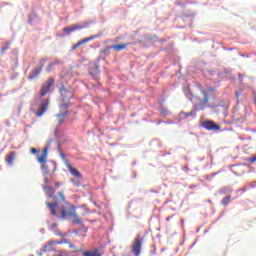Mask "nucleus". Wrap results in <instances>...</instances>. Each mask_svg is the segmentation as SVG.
<instances>
[{
    "label": "nucleus",
    "mask_w": 256,
    "mask_h": 256,
    "mask_svg": "<svg viewBox=\"0 0 256 256\" xmlns=\"http://www.w3.org/2000/svg\"><path fill=\"white\" fill-rule=\"evenodd\" d=\"M208 101H209V98H207V97H205V98L203 99V102L200 103L201 109H203V107H205V103H207Z\"/></svg>",
    "instance_id": "25"
},
{
    "label": "nucleus",
    "mask_w": 256,
    "mask_h": 256,
    "mask_svg": "<svg viewBox=\"0 0 256 256\" xmlns=\"http://www.w3.org/2000/svg\"><path fill=\"white\" fill-rule=\"evenodd\" d=\"M89 74L95 79V81L99 80V64L94 63L90 68H89Z\"/></svg>",
    "instance_id": "10"
},
{
    "label": "nucleus",
    "mask_w": 256,
    "mask_h": 256,
    "mask_svg": "<svg viewBox=\"0 0 256 256\" xmlns=\"http://www.w3.org/2000/svg\"><path fill=\"white\" fill-rule=\"evenodd\" d=\"M62 219L72 217L74 225H81L83 220L77 215V208L73 204L65 203L60 209Z\"/></svg>",
    "instance_id": "1"
},
{
    "label": "nucleus",
    "mask_w": 256,
    "mask_h": 256,
    "mask_svg": "<svg viewBox=\"0 0 256 256\" xmlns=\"http://www.w3.org/2000/svg\"><path fill=\"white\" fill-rule=\"evenodd\" d=\"M58 195H59L61 201H65V194L63 193V191H60V192L58 193Z\"/></svg>",
    "instance_id": "28"
},
{
    "label": "nucleus",
    "mask_w": 256,
    "mask_h": 256,
    "mask_svg": "<svg viewBox=\"0 0 256 256\" xmlns=\"http://www.w3.org/2000/svg\"><path fill=\"white\" fill-rule=\"evenodd\" d=\"M43 253H45V252H43V248H42V249L40 250V252L37 253V255L43 256Z\"/></svg>",
    "instance_id": "34"
},
{
    "label": "nucleus",
    "mask_w": 256,
    "mask_h": 256,
    "mask_svg": "<svg viewBox=\"0 0 256 256\" xmlns=\"http://www.w3.org/2000/svg\"><path fill=\"white\" fill-rule=\"evenodd\" d=\"M54 256H69V252L67 251H62V250H57V254Z\"/></svg>",
    "instance_id": "23"
},
{
    "label": "nucleus",
    "mask_w": 256,
    "mask_h": 256,
    "mask_svg": "<svg viewBox=\"0 0 256 256\" xmlns=\"http://www.w3.org/2000/svg\"><path fill=\"white\" fill-rule=\"evenodd\" d=\"M231 203V196H226L222 199L221 205H224V207H227Z\"/></svg>",
    "instance_id": "20"
},
{
    "label": "nucleus",
    "mask_w": 256,
    "mask_h": 256,
    "mask_svg": "<svg viewBox=\"0 0 256 256\" xmlns=\"http://www.w3.org/2000/svg\"><path fill=\"white\" fill-rule=\"evenodd\" d=\"M182 115H184V117H192V115H193V112H188V113H184V112H182Z\"/></svg>",
    "instance_id": "30"
},
{
    "label": "nucleus",
    "mask_w": 256,
    "mask_h": 256,
    "mask_svg": "<svg viewBox=\"0 0 256 256\" xmlns=\"http://www.w3.org/2000/svg\"><path fill=\"white\" fill-rule=\"evenodd\" d=\"M63 243H68L67 239L56 240V241L50 240L42 247V253H47L51 251L53 253H57V245H63Z\"/></svg>",
    "instance_id": "3"
},
{
    "label": "nucleus",
    "mask_w": 256,
    "mask_h": 256,
    "mask_svg": "<svg viewBox=\"0 0 256 256\" xmlns=\"http://www.w3.org/2000/svg\"><path fill=\"white\" fill-rule=\"evenodd\" d=\"M45 185H43V190L48 195L49 199H57V196H55V190L52 186H47V183H49V180L47 178L44 179Z\"/></svg>",
    "instance_id": "7"
},
{
    "label": "nucleus",
    "mask_w": 256,
    "mask_h": 256,
    "mask_svg": "<svg viewBox=\"0 0 256 256\" xmlns=\"http://www.w3.org/2000/svg\"><path fill=\"white\" fill-rule=\"evenodd\" d=\"M250 161H251V163H255L256 157H252V158L250 159Z\"/></svg>",
    "instance_id": "36"
},
{
    "label": "nucleus",
    "mask_w": 256,
    "mask_h": 256,
    "mask_svg": "<svg viewBox=\"0 0 256 256\" xmlns=\"http://www.w3.org/2000/svg\"><path fill=\"white\" fill-rule=\"evenodd\" d=\"M127 45L129 44H116L112 46V49H114V51H123Z\"/></svg>",
    "instance_id": "19"
},
{
    "label": "nucleus",
    "mask_w": 256,
    "mask_h": 256,
    "mask_svg": "<svg viewBox=\"0 0 256 256\" xmlns=\"http://www.w3.org/2000/svg\"><path fill=\"white\" fill-rule=\"evenodd\" d=\"M66 167H67L69 173H71V175H73V177H77L78 179L83 178V175H81V172H79V170H77V168H74L69 161H66Z\"/></svg>",
    "instance_id": "9"
},
{
    "label": "nucleus",
    "mask_w": 256,
    "mask_h": 256,
    "mask_svg": "<svg viewBox=\"0 0 256 256\" xmlns=\"http://www.w3.org/2000/svg\"><path fill=\"white\" fill-rule=\"evenodd\" d=\"M71 183H74V185H76V187H81V182L78 180H71Z\"/></svg>",
    "instance_id": "26"
},
{
    "label": "nucleus",
    "mask_w": 256,
    "mask_h": 256,
    "mask_svg": "<svg viewBox=\"0 0 256 256\" xmlns=\"http://www.w3.org/2000/svg\"><path fill=\"white\" fill-rule=\"evenodd\" d=\"M58 103L61 109V113L57 114L56 117L58 119L59 125H61L63 124V122L65 121V118L67 117V111H65V109H67V107H70L71 103H70L69 97L60 98Z\"/></svg>",
    "instance_id": "2"
},
{
    "label": "nucleus",
    "mask_w": 256,
    "mask_h": 256,
    "mask_svg": "<svg viewBox=\"0 0 256 256\" xmlns=\"http://www.w3.org/2000/svg\"><path fill=\"white\" fill-rule=\"evenodd\" d=\"M166 221H171V217H167V218H166Z\"/></svg>",
    "instance_id": "38"
},
{
    "label": "nucleus",
    "mask_w": 256,
    "mask_h": 256,
    "mask_svg": "<svg viewBox=\"0 0 256 256\" xmlns=\"http://www.w3.org/2000/svg\"><path fill=\"white\" fill-rule=\"evenodd\" d=\"M202 127H204L206 131H219L221 129L220 125L215 124V122L211 120L204 121Z\"/></svg>",
    "instance_id": "6"
},
{
    "label": "nucleus",
    "mask_w": 256,
    "mask_h": 256,
    "mask_svg": "<svg viewBox=\"0 0 256 256\" xmlns=\"http://www.w3.org/2000/svg\"><path fill=\"white\" fill-rule=\"evenodd\" d=\"M82 256H103V252L99 248L90 251H84Z\"/></svg>",
    "instance_id": "15"
},
{
    "label": "nucleus",
    "mask_w": 256,
    "mask_h": 256,
    "mask_svg": "<svg viewBox=\"0 0 256 256\" xmlns=\"http://www.w3.org/2000/svg\"><path fill=\"white\" fill-rule=\"evenodd\" d=\"M66 245H69L70 249H75V251H81V250L77 249V247L75 245H73V243L69 242L68 240H67Z\"/></svg>",
    "instance_id": "24"
},
{
    "label": "nucleus",
    "mask_w": 256,
    "mask_h": 256,
    "mask_svg": "<svg viewBox=\"0 0 256 256\" xmlns=\"http://www.w3.org/2000/svg\"><path fill=\"white\" fill-rule=\"evenodd\" d=\"M111 49H113L112 46H107L106 48L101 50V53H103L104 55H109V53H111Z\"/></svg>",
    "instance_id": "22"
},
{
    "label": "nucleus",
    "mask_w": 256,
    "mask_h": 256,
    "mask_svg": "<svg viewBox=\"0 0 256 256\" xmlns=\"http://www.w3.org/2000/svg\"><path fill=\"white\" fill-rule=\"evenodd\" d=\"M30 153H32V155H35V154L39 153V149L31 148Z\"/></svg>",
    "instance_id": "29"
},
{
    "label": "nucleus",
    "mask_w": 256,
    "mask_h": 256,
    "mask_svg": "<svg viewBox=\"0 0 256 256\" xmlns=\"http://www.w3.org/2000/svg\"><path fill=\"white\" fill-rule=\"evenodd\" d=\"M53 227H57V224H53Z\"/></svg>",
    "instance_id": "39"
},
{
    "label": "nucleus",
    "mask_w": 256,
    "mask_h": 256,
    "mask_svg": "<svg viewBox=\"0 0 256 256\" xmlns=\"http://www.w3.org/2000/svg\"><path fill=\"white\" fill-rule=\"evenodd\" d=\"M53 65H54L53 63H50V64H49V66H48V68H47L48 73L51 72V67H52Z\"/></svg>",
    "instance_id": "32"
},
{
    "label": "nucleus",
    "mask_w": 256,
    "mask_h": 256,
    "mask_svg": "<svg viewBox=\"0 0 256 256\" xmlns=\"http://www.w3.org/2000/svg\"><path fill=\"white\" fill-rule=\"evenodd\" d=\"M62 183L61 182H56L55 187H61Z\"/></svg>",
    "instance_id": "35"
},
{
    "label": "nucleus",
    "mask_w": 256,
    "mask_h": 256,
    "mask_svg": "<svg viewBox=\"0 0 256 256\" xmlns=\"http://www.w3.org/2000/svg\"><path fill=\"white\" fill-rule=\"evenodd\" d=\"M159 113L162 117H165L170 114L169 110L165 107H160Z\"/></svg>",
    "instance_id": "21"
},
{
    "label": "nucleus",
    "mask_w": 256,
    "mask_h": 256,
    "mask_svg": "<svg viewBox=\"0 0 256 256\" xmlns=\"http://www.w3.org/2000/svg\"><path fill=\"white\" fill-rule=\"evenodd\" d=\"M16 155H17V153H15V151H12L6 155L5 161H6L7 165H13V161H15Z\"/></svg>",
    "instance_id": "17"
},
{
    "label": "nucleus",
    "mask_w": 256,
    "mask_h": 256,
    "mask_svg": "<svg viewBox=\"0 0 256 256\" xmlns=\"http://www.w3.org/2000/svg\"><path fill=\"white\" fill-rule=\"evenodd\" d=\"M55 85V78L50 77L46 80V82L42 85L40 90L41 97H45L49 91H51V87Z\"/></svg>",
    "instance_id": "5"
},
{
    "label": "nucleus",
    "mask_w": 256,
    "mask_h": 256,
    "mask_svg": "<svg viewBox=\"0 0 256 256\" xmlns=\"http://www.w3.org/2000/svg\"><path fill=\"white\" fill-rule=\"evenodd\" d=\"M81 29H84V27L79 24H73L69 27L63 28V31H64V33H67V35H69V34L73 33V31H79Z\"/></svg>",
    "instance_id": "12"
},
{
    "label": "nucleus",
    "mask_w": 256,
    "mask_h": 256,
    "mask_svg": "<svg viewBox=\"0 0 256 256\" xmlns=\"http://www.w3.org/2000/svg\"><path fill=\"white\" fill-rule=\"evenodd\" d=\"M61 157H62V159H63V161H64L65 165H67V161H69V160H67V158H66L65 154H64V153H62V154H61Z\"/></svg>",
    "instance_id": "31"
},
{
    "label": "nucleus",
    "mask_w": 256,
    "mask_h": 256,
    "mask_svg": "<svg viewBox=\"0 0 256 256\" xmlns=\"http://www.w3.org/2000/svg\"><path fill=\"white\" fill-rule=\"evenodd\" d=\"M9 43H7L4 47L1 48V53H5V51H7V49H9Z\"/></svg>",
    "instance_id": "27"
},
{
    "label": "nucleus",
    "mask_w": 256,
    "mask_h": 256,
    "mask_svg": "<svg viewBox=\"0 0 256 256\" xmlns=\"http://www.w3.org/2000/svg\"><path fill=\"white\" fill-rule=\"evenodd\" d=\"M61 235H63V234H61V232L56 233L57 237H61Z\"/></svg>",
    "instance_id": "37"
},
{
    "label": "nucleus",
    "mask_w": 256,
    "mask_h": 256,
    "mask_svg": "<svg viewBox=\"0 0 256 256\" xmlns=\"http://www.w3.org/2000/svg\"><path fill=\"white\" fill-rule=\"evenodd\" d=\"M38 163H40L44 169H47V166H45L47 163V148H44L42 155L38 157Z\"/></svg>",
    "instance_id": "16"
},
{
    "label": "nucleus",
    "mask_w": 256,
    "mask_h": 256,
    "mask_svg": "<svg viewBox=\"0 0 256 256\" xmlns=\"http://www.w3.org/2000/svg\"><path fill=\"white\" fill-rule=\"evenodd\" d=\"M213 91H215V89H213V88H208L207 89V93H213Z\"/></svg>",
    "instance_id": "33"
},
{
    "label": "nucleus",
    "mask_w": 256,
    "mask_h": 256,
    "mask_svg": "<svg viewBox=\"0 0 256 256\" xmlns=\"http://www.w3.org/2000/svg\"><path fill=\"white\" fill-rule=\"evenodd\" d=\"M143 247V238L141 236H137L134 238L131 246H130V253L134 256H141V249Z\"/></svg>",
    "instance_id": "4"
},
{
    "label": "nucleus",
    "mask_w": 256,
    "mask_h": 256,
    "mask_svg": "<svg viewBox=\"0 0 256 256\" xmlns=\"http://www.w3.org/2000/svg\"><path fill=\"white\" fill-rule=\"evenodd\" d=\"M46 59H42L41 61H40V67L39 68H37V69H34L33 71H32V73L28 76V79H30V80H33V79H35V78H37V76L39 75V73H41V71H43V67H45V63H46Z\"/></svg>",
    "instance_id": "8"
},
{
    "label": "nucleus",
    "mask_w": 256,
    "mask_h": 256,
    "mask_svg": "<svg viewBox=\"0 0 256 256\" xmlns=\"http://www.w3.org/2000/svg\"><path fill=\"white\" fill-rule=\"evenodd\" d=\"M60 94L62 97H71L73 96V92L69 91L65 86L60 87Z\"/></svg>",
    "instance_id": "18"
},
{
    "label": "nucleus",
    "mask_w": 256,
    "mask_h": 256,
    "mask_svg": "<svg viewBox=\"0 0 256 256\" xmlns=\"http://www.w3.org/2000/svg\"><path fill=\"white\" fill-rule=\"evenodd\" d=\"M46 206L48 207L51 215H53V217H57V207L58 204L56 202H46Z\"/></svg>",
    "instance_id": "14"
},
{
    "label": "nucleus",
    "mask_w": 256,
    "mask_h": 256,
    "mask_svg": "<svg viewBox=\"0 0 256 256\" xmlns=\"http://www.w3.org/2000/svg\"><path fill=\"white\" fill-rule=\"evenodd\" d=\"M95 39V36H90L88 38H84L80 41H78L76 44L72 46V50L75 51L78 47H81V45H85V43H89V41H93Z\"/></svg>",
    "instance_id": "13"
},
{
    "label": "nucleus",
    "mask_w": 256,
    "mask_h": 256,
    "mask_svg": "<svg viewBox=\"0 0 256 256\" xmlns=\"http://www.w3.org/2000/svg\"><path fill=\"white\" fill-rule=\"evenodd\" d=\"M48 107H49V99H46L40 104V108H39L38 112L36 113V116L43 117V115L45 114V111H47Z\"/></svg>",
    "instance_id": "11"
}]
</instances>
